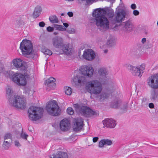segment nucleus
<instances>
[{"label": "nucleus", "instance_id": "obj_1", "mask_svg": "<svg viewBox=\"0 0 158 158\" xmlns=\"http://www.w3.org/2000/svg\"><path fill=\"white\" fill-rule=\"evenodd\" d=\"M118 7L115 11L114 15V10L110 7H106L103 8H98L100 12L104 16L106 15L110 20V24L112 28L118 27L117 23L122 22L124 20L126 15V12L123 9H118Z\"/></svg>", "mask_w": 158, "mask_h": 158}, {"label": "nucleus", "instance_id": "obj_2", "mask_svg": "<svg viewBox=\"0 0 158 158\" xmlns=\"http://www.w3.org/2000/svg\"><path fill=\"white\" fill-rule=\"evenodd\" d=\"M85 90L91 94H99L98 96L100 102H103L110 96L108 92H102V85L99 81L95 80L88 82L85 86Z\"/></svg>", "mask_w": 158, "mask_h": 158}, {"label": "nucleus", "instance_id": "obj_3", "mask_svg": "<svg viewBox=\"0 0 158 158\" xmlns=\"http://www.w3.org/2000/svg\"><path fill=\"white\" fill-rule=\"evenodd\" d=\"M93 17L95 18V23L100 31H103L109 28V22L107 17L102 15L99 10L97 9L93 13Z\"/></svg>", "mask_w": 158, "mask_h": 158}, {"label": "nucleus", "instance_id": "obj_4", "mask_svg": "<svg viewBox=\"0 0 158 158\" xmlns=\"http://www.w3.org/2000/svg\"><path fill=\"white\" fill-rule=\"evenodd\" d=\"M43 112L42 108L33 106H30L28 110V113L30 119L35 121L41 118Z\"/></svg>", "mask_w": 158, "mask_h": 158}, {"label": "nucleus", "instance_id": "obj_5", "mask_svg": "<svg viewBox=\"0 0 158 158\" xmlns=\"http://www.w3.org/2000/svg\"><path fill=\"white\" fill-rule=\"evenodd\" d=\"M73 107L76 111L81 115L90 117L96 114V112L86 106H81L78 104H74Z\"/></svg>", "mask_w": 158, "mask_h": 158}, {"label": "nucleus", "instance_id": "obj_6", "mask_svg": "<svg viewBox=\"0 0 158 158\" xmlns=\"http://www.w3.org/2000/svg\"><path fill=\"white\" fill-rule=\"evenodd\" d=\"M46 109L48 113L53 116H58L61 113V109L55 100L49 102L47 105Z\"/></svg>", "mask_w": 158, "mask_h": 158}, {"label": "nucleus", "instance_id": "obj_7", "mask_svg": "<svg viewBox=\"0 0 158 158\" xmlns=\"http://www.w3.org/2000/svg\"><path fill=\"white\" fill-rule=\"evenodd\" d=\"M10 103L11 106L16 108L23 109L26 107L25 100L18 95L14 96V98L10 100Z\"/></svg>", "mask_w": 158, "mask_h": 158}, {"label": "nucleus", "instance_id": "obj_8", "mask_svg": "<svg viewBox=\"0 0 158 158\" xmlns=\"http://www.w3.org/2000/svg\"><path fill=\"white\" fill-rule=\"evenodd\" d=\"M20 48L23 54L27 55L32 54L33 45L30 41L23 40L20 43Z\"/></svg>", "mask_w": 158, "mask_h": 158}, {"label": "nucleus", "instance_id": "obj_9", "mask_svg": "<svg viewBox=\"0 0 158 158\" xmlns=\"http://www.w3.org/2000/svg\"><path fill=\"white\" fill-rule=\"evenodd\" d=\"M145 66L144 64H142L141 65L137 67L133 66L131 65H128L127 68L130 70L132 74L135 76H138L140 77L142 76Z\"/></svg>", "mask_w": 158, "mask_h": 158}, {"label": "nucleus", "instance_id": "obj_10", "mask_svg": "<svg viewBox=\"0 0 158 158\" xmlns=\"http://www.w3.org/2000/svg\"><path fill=\"white\" fill-rule=\"evenodd\" d=\"M12 81L19 86H25L27 83L26 78L24 75L20 73H16L11 77Z\"/></svg>", "mask_w": 158, "mask_h": 158}, {"label": "nucleus", "instance_id": "obj_11", "mask_svg": "<svg viewBox=\"0 0 158 158\" xmlns=\"http://www.w3.org/2000/svg\"><path fill=\"white\" fill-rule=\"evenodd\" d=\"M121 26L122 29L126 33H129L132 31L134 28L132 21L130 19L123 22Z\"/></svg>", "mask_w": 158, "mask_h": 158}, {"label": "nucleus", "instance_id": "obj_12", "mask_svg": "<svg viewBox=\"0 0 158 158\" xmlns=\"http://www.w3.org/2000/svg\"><path fill=\"white\" fill-rule=\"evenodd\" d=\"M148 84L152 88L158 89V73L150 77L148 80Z\"/></svg>", "mask_w": 158, "mask_h": 158}, {"label": "nucleus", "instance_id": "obj_13", "mask_svg": "<svg viewBox=\"0 0 158 158\" xmlns=\"http://www.w3.org/2000/svg\"><path fill=\"white\" fill-rule=\"evenodd\" d=\"M80 70L84 76L88 78L91 77L92 76L94 71L93 68L89 65L82 66Z\"/></svg>", "mask_w": 158, "mask_h": 158}, {"label": "nucleus", "instance_id": "obj_14", "mask_svg": "<svg viewBox=\"0 0 158 158\" xmlns=\"http://www.w3.org/2000/svg\"><path fill=\"white\" fill-rule=\"evenodd\" d=\"M84 76L81 73H79L73 78V81L76 84L77 83L81 85H83L85 84L86 85L88 82L87 83V80Z\"/></svg>", "mask_w": 158, "mask_h": 158}, {"label": "nucleus", "instance_id": "obj_15", "mask_svg": "<svg viewBox=\"0 0 158 158\" xmlns=\"http://www.w3.org/2000/svg\"><path fill=\"white\" fill-rule=\"evenodd\" d=\"M12 63L13 65L19 70L25 71L26 68L24 61L20 59H15L13 60Z\"/></svg>", "mask_w": 158, "mask_h": 158}, {"label": "nucleus", "instance_id": "obj_16", "mask_svg": "<svg viewBox=\"0 0 158 158\" xmlns=\"http://www.w3.org/2000/svg\"><path fill=\"white\" fill-rule=\"evenodd\" d=\"M98 72L100 76L104 77H105L103 79H102L99 81L101 83L102 85L105 84L106 83L108 80V78L107 77H106L108 74V71L106 68L103 67L100 68L98 69Z\"/></svg>", "mask_w": 158, "mask_h": 158}, {"label": "nucleus", "instance_id": "obj_17", "mask_svg": "<svg viewBox=\"0 0 158 158\" xmlns=\"http://www.w3.org/2000/svg\"><path fill=\"white\" fill-rule=\"evenodd\" d=\"M60 48L61 50V54H65L67 55H70L73 49V46L69 43H63Z\"/></svg>", "mask_w": 158, "mask_h": 158}, {"label": "nucleus", "instance_id": "obj_18", "mask_svg": "<svg viewBox=\"0 0 158 158\" xmlns=\"http://www.w3.org/2000/svg\"><path fill=\"white\" fill-rule=\"evenodd\" d=\"M83 56L85 59L89 61H91L94 59L95 54L92 49H88L84 51Z\"/></svg>", "mask_w": 158, "mask_h": 158}, {"label": "nucleus", "instance_id": "obj_19", "mask_svg": "<svg viewBox=\"0 0 158 158\" xmlns=\"http://www.w3.org/2000/svg\"><path fill=\"white\" fill-rule=\"evenodd\" d=\"M53 46L56 48H60L64 43L63 39L61 37L56 36L53 38L52 40Z\"/></svg>", "mask_w": 158, "mask_h": 158}, {"label": "nucleus", "instance_id": "obj_20", "mask_svg": "<svg viewBox=\"0 0 158 158\" xmlns=\"http://www.w3.org/2000/svg\"><path fill=\"white\" fill-rule=\"evenodd\" d=\"M83 126V121L81 118H78L76 121L73 127V130L74 131H81Z\"/></svg>", "mask_w": 158, "mask_h": 158}, {"label": "nucleus", "instance_id": "obj_21", "mask_svg": "<svg viewBox=\"0 0 158 158\" xmlns=\"http://www.w3.org/2000/svg\"><path fill=\"white\" fill-rule=\"evenodd\" d=\"M103 123L104 126L108 128H113L116 125L115 121L112 119H105L103 121Z\"/></svg>", "mask_w": 158, "mask_h": 158}, {"label": "nucleus", "instance_id": "obj_22", "mask_svg": "<svg viewBox=\"0 0 158 158\" xmlns=\"http://www.w3.org/2000/svg\"><path fill=\"white\" fill-rule=\"evenodd\" d=\"M70 125V123L68 120L64 119L60 122V128L64 131H67L69 129Z\"/></svg>", "mask_w": 158, "mask_h": 158}, {"label": "nucleus", "instance_id": "obj_23", "mask_svg": "<svg viewBox=\"0 0 158 158\" xmlns=\"http://www.w3.org/2000/svg\"><path fill=\"white\" fill-rule=\"evenodd\" d=\"M55 81L56 79L55 78L52 77H51L45 81V84L47 85V88H53L56 86V84L55 83Z\"/></svg>", "mask_w": 158, "mask_h": 158}, {"label": "nucleus", "instance_id": "obj_24", "mask_svg": "<svg viewBox=\"0 0 158 158\" xmlns=\"http://www.w3.org/2000/svg\"><path fill=\"white\" fill-rule=\"evenodd\" d=\"M50 158H68V154L64 152H59L56 154L50 155L49 156Z\"/></svg>", "mask_w": 158, "mask_h": 158}, {"label": "nucleus", "instance_id": "obj_25", "mask_svg": "<svg viewBox=\"0 0 158 158\" xmlns=\"http://www.w3.org/2000/svg\"><path fill=\"white\" fill-rule=\"evenodd\" d=\"M112 143V141L111 140L108 139H104L101 140L99 143L98 146L100 148L103 147L105 145H110Z\"/></svg>", "mask_w": 158, "mask_h": 158}, {"label": "nucleus", "instance_id": "obj_26", "mask_svg": "<svg viewBox=\"0 0 158 158\" xmlns=\"http://www.w3.org/2000/svg\"><path fill=\"white\" fill-rule=\"evenodd\" d=\"M3 73L6 77H8L10 74V71L6 70L3 64L0 61V73Z\"/></svg>", "mask_w": 158, "mask_h": 158}, {"label": "nucleus", "instance_id": "obj_27", "mask_svg": "<svg viewBox=\"0 0 158 158\" xmlns=\"http://www.w3.org/2000/svg\"><path fill=\"white\" fill-rule=\"evenodd\" d=\"M42 9L40 6H36L34 9L33 13V16L34 18H37L40 15Z\"/></svg>", "mask_w": 158, "mask_h": 158}, {"label": "nucleus", "instance_id": "obj_28", "mask_svg": "<svg viewBox=\"0 0 158 158\" xmlns=\"http://www.w3.org/2000/svg\"><path fill=\"white\" fill-rule=\"evenodd\" d=\"M26 19L27 17L26 16H22L17 21V25L16 27L19 28V26L24 25L25 22L23 20Z\"/></svg>", "mask_w": 158, "mask_h": 158}, {"label": "nucleus", "instance_id": "obj_29", "mask_svg": "<svg viewBox=\"0 0 158 158\" xmlns=\"http://www.w3.org/2000/svg\"><path fill=\"white\" fill-rule=\"evenodd\" d=\"M6 94L7 95L9 99V101L10 100L14 98V96H12V93L13 91L12 90L11 87L7 86L6 88Z\"/></svg>", "mask_w": 158, "mask_h": 158}, {"label": "nucleus", "instance_id": "obj_30", "mask_svg": "<svg viewBox=\"0 0 158 158\" xmlns=\"http://www.w3.org/2000/svg\"><path fill=\"white\" fill-rule=\"evenodd\" d=\"M150 99L152 101H156L158 98V93L155 90H153L151 93Z\"/></svg>", "mask_w": 158, "mask_h": 158}, {"label": "nucleus", "instance_id": "obj_31", "mask_svg": "<svg viewBox=\"0 0 158 158\" xmlns=\"http://www.w3.org/2000/svg\"><path fill=\"white\" fill-rule=\"evenodd\" d=\"M50 22L53 23H58L59 20L58 18L55 15H52L49 17Z\"/></svg>", "mask_w": 158, "mask_h": 158}, {"label": "nucleus", "instance_id": "obj_32", "mask_svg": "<svg viewBox=\"0 0 158 158\" xmlns=\"http://www.w3.org/2000/svg\"><path fill=\"white\" fill-rule=\"evenodd\" d=\"M115 45V41L112 38L109 39L106 42V45L108 47H113Z\"/></svg>", "mask_w": 158, "mask_h": 158}, {"label": "nucleus", "instance_id": "obj_33", "mask_svg": "<svg viewBox=\"0 0 158 158\" xmlns=\"http://www.w3.org/2000/svg\"><path fill=\"white\" fill-rule=\"evenodd\" d=\"M11 142L4 140L2 144V147L5 149H7L11 145Z\"/></svg>", "mask_w": 158, "mask_h": 158}, {"label": "nucleus", "instance_id": "obj_34", "mask_svg": "<svg viewBox=\"0 0 158 158\" xmlns=\"http://www.w3.org/2000/svg\"><path fill=\"white\" fill-rule=\"evenodd\" d=\"M65 94L67 95H70L72 93V89L69 87L66 86L64 87Z\"/></svg>", "mask_w": 158, "mask_h": 158}, {"label": "nucleus", "instance_id": "obj_35", "mask_svg": "<svg viewBox=\"0 0 158 158\" xmlns=\"http://www.w3.org/2000/svg\"><path fill=\"white\" fill-rule=\"evenodd\" d=\"M121 103V102L120 100L114 102L111 105V107L113 108H117L120 106Z\"/></svg>", "mask_w": 158, "mask_h": 158}, {"label": "nucleus", "instance_id": "obj_36", "mask_svg": "<svg viewBox=\"0 0 158 158\" xmlns=\"http://www.w3.org/2000/svg\"><path fill=\"white\" fill-rule=\"evenodd\" d=\"M54 27L56 29L62 31H66V28H64V27L61 25L58 24H55L54 26Z\"/></svg>", "mask_w": 158, "mask_h": 158}, {"label": "nucleus", "instance_id": "obj_37", "mask_svg": "<svg viewBox=\"0 0 158 158\" xmlns=\"http://www.w3.org/2000/svg\"><path fill=\"white\" fill-rule=\"evenodd\" d=\"M4 140L12 142V135L10 133L6 134L4 136Z\"/></svg>", "mask_w": 158, "mask_h": 158}, {"label": "nucleus", "instance_id": "obj_38", "mask_svg": "<svg viewBox=\"0 0 158 158\" xmlns=\"http://www.w3.org/2000/svg\"><path fill=\"white\" fill-rule=\"evenodd\" d=\"M128 104L127 103L123 104L120 106L121 109L122 110L123 112H125L127 111Z\"/></svg>", "mask_w": 158, "mask_h": 158}, {"label": "nucleus", "instance_id": "obj_39", "mask_svg": "<svg viewBox=\"0 0 158 158\" xmlns=\"http://www.w3.org/2000/svg\"><path fill=\"white\" fill-rule=\"evenodd\" d=\"M142 102L141 106L143 107H146L148 105L147 99L146 98H143L141 100Z\"/></svg>", "mask_w": 158, "mask_h": 158}, {"label": "nucleus", "instance_id": "obj_40", "mask_svg": "<svg viewBox=\"0 0 158 158\" xmlns=\"http://www.w3.org/2000/svg\"><path fill=\"white\" fill-rule=\"evenodd\" d=\"M43 52L45 55H51L52 54V52L50 50L46 49L43 50Z\"/></svg>", "mask_w": 158, "mask_h": 158}, {"label": "nucleus", "instance_id": "obj_41", "mask_svg": "<svg viewBox=\"0 0 158 158\" xmlns=\"http://www.w3.org/2000/svg\"><path fill=\"white\" fill-rule=\"evenodd\" d=\"M81 2H85L87 4H91L94 2H96L97 0H80Z\"/></svg>", "mask_w": 158, "mask_h": 158}, {"label": "nucleus", "instance_id": "obj_42", "mask_svg": "<svg viewBox=\"0 0 158 158\" xmlns=\"http://www.w3.org/2000/svg\"><path fill=\"white\" fill-rule=\"evenodd\" d=\"M68 114L69 115H72L74 113V110L73 108L71 107H68L67 110Z\"/></svg>", "mask_w": 158, "mask_h": 158}, {"label": "nucleus", "instance_id": "obj_43", "mask_svg": "<svg viewBox=\"0 0 158 158\" xmlns=\"http://www.w3.org/2000/svg\"><path fill=\"white\" fill-rule=\"evenodd\" d=\"M67 32L70 34H73L75 33V30L73 28H69L67 30H66Z\"/></svg>", "mask_w": 158, "mask_h": 158}, {"label": "nucleus", "instance_id": "obj_44", "mask_svg": "<svg viewBox=\"0 0 158 158\" xmlns=\"http://www.w3.org/2000/svg\"><path fill=\"white\" fill-rule=\"evenodd\" d=\"M20 136L23 139L27 140V138L28 136V135L25 133L22 132L20 135Z\"/></svg>", "mask_w": 158, "mask_h": 158}, {"label": "nucleus", "instance_id": "obj_45", "mask_svg": "<svg viewBox=\"0 0 158 158\" xmlns=\"http://www.w3.org/2000/svg\"><path fill=\"white\" fill-rule=\"evenodd\" d=\"M25 94H27L28 95H29L30 94V92H31V94H32V91L29 90L28 89H26L25 90Z\"/></svg>", "mask_w": 158, "mask_h": 158}, {"label": "nucleus", "instance_id": "obj_46", "mask_svg": "<svg viewBox=\"0 0 158 158\" xmlns=\"http://www.w3.org/2000/svg\"><path fill=\"white\" fill-rule=\"evenodd\" d=\"M133 15L135 16L138 15L139 14V11L137 10H134L133 11Z\"/></svg>", "mask_w": 158, "mask_h": 158}, {"label": "nucleus", "instance_id": "obj_47", "mask_svg": "<svg viewBox=\"0 0 158 158\" xmlns=\"http://www.w3.org/2000/svg\"><path fill=\"white\" fill-rule=\"evenodd\" d=\"M47 30L48 32H52L53 31V28L50 26H49L47 27Z\"/></svg>", "mask_w": 158, "mask_h": 158}, {"label": "nucleus", "instance_id": "obj_48", "mask_svg": "<svg viewBox=\"0 0 158 158\" xmlns=\"http://www.w3.org/2000/svg\"><path fill=\"white\" fill-rule=\"evenodd\" d=\"M131 8L132 9L135 10L136 8V6L135 4H132L131 6Z\"/></svg>", "mask_w": 158, "mask_h": 158}, {"label": "nucleus", "instance_id": "obj_49", "mask_svg": "<svg viewBox=\"0 0 158 158\" xmlns=\"http://www.w3.org/2000/svg\"><path fill=\"white\" fill-rule=\"evenodd\" d=\"M149 107L151 109L154 108V105L152 103H150L149 104Z\"/></svg>", "mask_w": 158, "mask_h": 158}, {"label": "nucleus", "instance_id": "obj_50", "mask_svg": "<svg viewBox=\"0 0 158 158\" xmlns=\"http://www.w3.org/2000/svg\"><path fill=\"white\" fill-rule=\"evenodd\" d=\"M15 145L16 146H17L18 147H19L20 146V144L18 141L16 140L15 142Z\"/></svg>", "mask_w": 158, "mask_h": 158}, {"label": "nucleus", "instance_id": "obj_51", "mask_svg": "<svg viewBox=\"0 0 158 158\" xmlns=\"http://www.w3.org/2000/svg\"><path fill=\"white\" fill-rule=\"evenodd\" d=\"M45 25V23L44 22H41L39 23V26L40 27H43Z\"/></svg>", "mask_w": 158, "mask_h": 158}, {"label": "nucleus", "instance_id": "obj_52", "mask_svg": "<svg viewBox=\"0 0 158 158\" xmlns=\"http://www.w3.org/2000/svg\"><path fill=\"white\" fill-rule=\"evenodd\" d=\"M98 139V137H94L93 139V141L94 143H95L97 141Z\"/></svg>", "mask_w": 158, "mask_h": 158}, {"label": "nucleus", "instance_id": "obj_53", "mask_svg": "<svg viewBox=\"0 0 158 158\" xmlns=\"http://www.w3.org/2000/svg\"><path fill=\"white\" fill-rule=\"evenodd\" d=\"M68 15L70 17H72L73 16V13L72 12H69L67 13Z\"/></svg>", "mask_w": 158, "mask_h": 158}, {"label": "nucleus", "instance_id": "obj_54", "mask_svg": "<svg viewBox=\"0 0 158 158\" xmlns=\"http://www.w3.org/2000/svg\"><path fill=\"white\" fill-rule=\"evenodd\" d=\"M146 41V38H143L141 40V42L143 44H144Z\"/></svg>", "mask_w": 158, "mask_h": 158}, {"label": "nucleus", "instance_id": "obj_55", "mask_svg": "<svg viewBox=\"0 0 158 158\" xmlns=\"http://www.w3.org/2000/svg\"><path fill=\"white\" fill-rule=\"evenodd\" d=\"M63 25L65 27H68L69 26L68 24L66 23H63Z\"/></svg>", "mask_w": 158, "mask_h": 158}, {"label": "nucleus", "instance_id": "obj_56", "mask_svg": "<svg viewBox=\"0 0 158 158\" xmlns=\"http://www.w3.org/2000/svg\"><path fill=\"white\" fill-rule=\"evenodd\" d=\"M28 130H29L30 131H32V129L31 128V127H28Z\"/></svg>", "mask_w": 158, "mask_h": 158}, {"label": "nucleus", "instance_id": "obj_57", "mask_svg": "<svg viewBox=\"0 0 158 158\" xmlns=\"http://www.w3.org/2000/svg\"><path fill=\"white\" fill-rule=\"evenodd\" d=\"M108 52V50L107 49H106L104 50V53H106Z\"/></svg>", "mask_w": 158, "mask_h": 158}, {"label": "nucleus", "instance_id": "obj_58", "mask_svg": "<svg viewBox=\"0 0 158 158\" xmlns=\"http://www.w3.org/2000/svg\"><path fill=\"white\" fill-rule=\"evenodd\" d=\"M53 34L54 35H57L58 34V33L57 32H54Z\"/></svg>", "mask_w": 158, "mask_h": 158}, {"label": "nucleus", "instance_id": "obj_59", "mask_svg": "<svg viewBox=\"0 0 158 158\" xmlns=\"http://www.w3.org/2000/svg\"><path fill=\"white\" fill-rule=\"evenodd\" d=\"M64 15V14L62 13L61 14V16H63Z\"/></svg>", "mask_w": 158, "mask_h": 158}, {"label": "nucleus", "instance_id": "obj_60", "mask_svg": "<svg viewBox=\"0 0 158 158\" xmlns=\"http://www.w3.org/2000/svg\"><path fill=\"white\" fill-rule=\"evenodd\" d=\"M157 25L158 26V21L157 22Z\"/></svg>", "mask_w": 158, "mask_h": 158}]
</instances>
